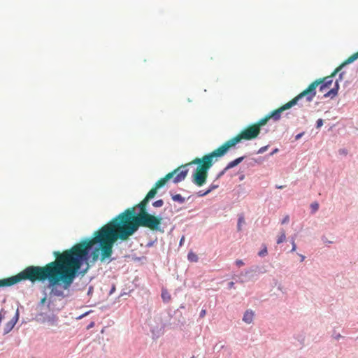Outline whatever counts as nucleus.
<instances>
[{
  "mask_svg": "<svg viewBox=\"0 0 358 358\" xmlns=\"http://www.w3.org/2000/svg\"><path fill=\"white\" fill-rule=\"evenodd\" d=\"M157 189L154 186L136 206L126 209L102 226L94 232L92 238L74 245L72 248L82 265L87 264L90 257L93 263L98 259L101 262L110 259L114 243L118 239L128 240L141 227L152 231L159 230L162 218L150 214L147 210L149 201L155 197Z\"/></svg>",
  "mask_w": 358,
  "mask_h": 358,
  "instance_id": "1",
  "label": "nucleus"
},
{
  "mask_svg": "<svg viewBox=\"0 0 358 358\" xmlns=\"http://www.w3.org/2000/svg\"><path fill=\"white\" fill-rule=\"evenodd\" d=\"M55 260L44 266H29L15 275L0 279V288L10 287L22 280L43 282L48 280L50 294L64 297V290L73 284L79 269L83 266L71 248L62 252H53Z\"/></svg>",
  "mask_w": 358,
  "mask_h": 358,
  "instance_id": "2",
  "label": "nucleus"
},
{
  "mask_svg": "<svg viewBox=\"0 0 358 358\" xmlns=\"http://www.w3.org/2000/svg\"><path fill=\"white\" fill-rule=\"evenodd\" d=\"M259 133L260 129L253 124L242 130L236 136L224 142L212 152L204 155L201 158H195L194 163H196L198 166L193 174L192 182L199 187L204 185L208 177V171L217 161L218 157L224 156L230 148L234 147L242 140L250 141L256 138Z\"/></svg>",
  "mask_w": 358,
  "mask_h": 358,
  "instance_id": "3",
  "label": "nucleus"
},
{
  "mask_svg": "<svg viewBox=\"0 0 358 358\" xmlns=\"http://www.w3.org/2000/svg\"><path fill=\"white\" fill-rule=\"evenodd\" d=\"M322 80H315L311 83L306 90L301 92L296 97L268 114L270 118H273L274 120H279L280 115L283 111L296 105L298 101L303 98H306V100L308 103L311 102L316 95V88L319 86V84L322 83Z\"/></svg>",
  "mask_w": 358,
  "mask_h": 358,
  "instance_id": "4",
  "label": "nucleus"
},
{
  "mask_svg": "<svg viewBox=\"0 0 358 358\" xmlns=\"http://www.w3.org/2000/svg\"><path fill=\"white\" fill-rule=\"evenodd\" d=\"M358 59V52L352 54L351 56H350L343 63H342L339 66H338L329 76H327L323 78L317 79V80L323 82L322 83L319 84L320 88L319 90L321 92H324V97H334L338 94V91L339 89V84L338 83V80L336 81L334 84V87L329 90V91L326 92L327 90L330 88V86L333 83V77L338 73L344 66L346 64H350Z\"/></svg>",
  "mask_w": 358,
  "mask_h": 358,
  "instance_id": "5",
  "label": "nucleus"
},
{
  "mask_svg": "<svg viewBox=\"0 0 358 358\" xmlns=\"http://www.w3.org/2000/svg\"><path fill=\"white\" fill-rule=\"evenodd\" d=\"M192 164H197L196 163H194V160L188 164H186L185 165L180 166V167L176 169L172 172L166 174L164 178H160L159 180L157 181L155 186L156 188H161L163 187L168 180L173 178V181L174 183H178L179 182L182 181L186 178L188 169L187 166H190Z\"/></svg>",
  "mask_w": 358,
  "mask_h": 358,
  "instance_id": "6",
  "label": "nucleus"
},
{
  "mask_svg": "<svg viewBox=\"0 0 358 358\" xmlns=\"http://www.w3.org/2000/svg\"><path fill=\"white\" fill-rule=\"evenodd\" d=\"M18 318H19V313H18V310H17L15 312V315H13V317L10 319V320L6 323V324L4 327V329H3L4 334L9 333L13 329L16 322L18 320Z\"/></svg>",
  "mask_w": 358,
  "mask_h": 358,
  "instance_id": "7",
  "label": "nucleus"
},
{
  "mask_svg": "<svg viewBox=\"0 0 358 358\" xmlns=\"http://www.w3.org/2000/svg\"><path fill=\"white\" fill-rule=\"evenodd\" d=\"M243 159H244V157H238V158L230 162L227 164V166L225 167V169L219 174V176H222L226 171L239 164L243 160Z\"/></svg>",
  "mask_w": 358,
  "mask_h": 358,
  "instance_id": "8",
  "label": "nucleus"
},
{
  "mask_svg": "<svg viewBox=\"0 0 358 358\" xmlns=\"http://www.w3.org/2000/svg\"><path fill=\"white\" fill-rule=\"evenodd\" d=\"M253 317L254 312L252 310H246L244 313L243 320L247 324H250L253 320Z\"/></svg>",
  "mask_w": 358,
  "mask_h": 358,
  "instance_id": "9",
  "label": "nucleus"
},
{
  "mask_svg": "<svg viewBox=\"0 0 358 358\" xmlns=\"http://www.w3.org/2000/svg\"><path fill=\"white\" fill-rule=\"evenodd\" d=\"M270 119L271 118H270L269 115H268L266 117L259 120L257 122L255 123V124L256 126H257L258 128L261 130V127L265 125Z\"/></svg>",
  "mask_w": 358,
  "mask_h": 358,
  "instance_id": "10",
  "label": "nucleus"
},
{
  "mask_svg": "<svg viewBox=\"0 0 358 358\" xmlns=\"http://www.w3.org/2000/svg\"><path fill=\"white\" fill-rule=\"evenodd\" d=\"M286 239V234L285 231L284 229H282L280 231V235L277 238V244H280L283 243Z\"/></svg>",
  "mask_w": 358,
  "mask_h": 358,
  "instance_id": "11",
  "label": "nucleus"
},
{
  "mask_svg": "<svg viewBox=\"0 0 358 358\" xmlns=\"http://www.w3.org/2000/svg\"><path fill=\"white\" fill-rule=\"evenodd\" d=\"M187 259L189 262H197L199 260L198 256L193 252H189L187 255Z\"/></svg>",
  "mask_w": 358,
  "mask_h": 358,
  "instance_id": "12",
  "label": "nucleus"
},
{
  "mask_svg": "<svg viewBox=\"0 0 358 358\" xmlns=\"http://www.w3.org/2000/svg\"><path fill=\"white\" fill-rule=\"evenodd\" d=\"M162 298L164 302H169L171 297L167 290H162Z\"/></svg>",
  "mask_w": 358,
  "mask_h": 358,
  "instance_id": "13",
  "label": "nucleus"
},
{
  "mask_svg": "<svg viewBox=\"0 0 358 358\" xmlns=\"http://www.w3.org/2000/svg\"><path fill=\"white\" fill-rule=\"evenodd\" d=\"M172 199L174 201H178L180 203H182L185 201V198H183L180 194H175L172 196Z\"/></svg>",
  "mask_w": 358,
  "mask_h": 358,
  "instance_id": "14",
  "label": "nucleus"
},
{
  "mask_svg": "<svg viewBox=\"0 0 358 358\" xmlns=\"http://www.w3.org/2000/svg\"><path fill=\"white\" fill-rule=\"evenodd\" d=\"M244 222H245V220H244L243 216H240L239 218H238V224H237L238 231H241V225Z\"/></svg>",
  "mask_w": 358,
  "mask_h": 358,
  "instance_id": "15",
  "label": "nucleus"
},
{
  "mask_svg": "<svg viewBox=\"0 0 358 358\" xmlns=\"http://www.w3.org/2000/svg\"><path fill=\"white\" fill-rule=\"evenodd\" d=\"M310 208L313 213H315L319 209V204L317 202H313L310 204Z\"/></svg>",
  "mask_w": 358,
  "mask_h": 358,
  "instance_id": "16",
  "label": "nucleus"
},
{
  "mask_svg": "<svg viewBox=\"0 0 358 358\" xmlns=\"http://www.w3.org/2000/svg\"><path fill=\"white\" fill-rule=\"evenodd\" d=\"M163 205L164 201L162 199H159L152 203V206L156 208L162 207Z\"/></svg>",
  "mask_w": 358,
  "mask_h": 358,
  "instance_id": "17",
  "label": "nucleus"
},
{
  "mask_svg": "<svg viewBox=\"0 0 358 358\" xmlns=\"http://www.w3.org/2000/svg\"><path fill=\"white\" fill-rule=\"evenodd\" d=\"M218 187V185H210V187H208V189H207L208 192L210 193L211 192L213 189H216Z\"/></svg>",
  "mask_w": 358,
  "mask_h": 358,
  "instance_id": "18",
  "label": "nucleus"
},
{
  "mask_svg": "<svg viewBox=\"0 0 358 358\" xmlns=\"http://www.w3.org/2000/svg\"><path fill=\"white\" fill-rule=\"evenodd\" d=\"M268 149V145H266V146H264V147H262L259 148V150H258V153L259 154H262V153H264L265 151H266Z\"/></svg>",
  "mask_w": 358,
  "mask_h": 358,
  "instance_id": "19",
  "label": "nucleus"
},
{
  "mask_svg": "<svg viewBox=\"0 0 358 358\" xmlns=\"http://www.w3.org/2000/svg\"><path fill=\"white\" fill-rule=\"evenodd\" d=\"M209 192H208V190L205 191V192H203V191H199L197 194L199 196H204L207 194H208Z\"/></svg>",
  "mask_w": 358,
  "mask_h": 358,
  "instance_id": "20",
  "label": "nucleus"
},
{
  "mask_svg": "<svg viewBox=\"0 0 358 358\" xmlns=\"http://www.w3.org/2000/svg\"><path fill=\"white\" fill-rule=\"evenodd\" d=\"M267 254V249L264 248L262 250L259 252V256H264Z\"/></svg>",
  "mask_w": 358,
  "mask_h": 358,
  "instance_id": "21",
  "label": "nucleus"
},
{
  "mask_svg": "<svg viewBox=\"0 0 358 358\" xmlns=\"http://www.w3.org/2000/svg\"><path fill=\"white\" fill-rule=\"evenodd\" d=\"M323 125V120L322 119H318L317 120V128H320Z\"/></svg>",
  "mask_w": 358,
  "mask_h": 358,
  "instance_id": "22",
  "label": "nucleus"
},
{
  "mask_svg": "<svg viewBox=\"0 0 358 358\" xmlns=\"http://www.w3.org/2000/svg\"><path fill=\"white\" fill-rule=\"evenodd\" d=\"M236 266H238V267H241V266H243V265H244V263H243V262L242 260H241V259H237V260L236 261Z\"/></svg>",
  "mask_w": 358,
  "mask_h": 358,
  "instance_id": "23",
  "label": "nucleus"
},
{
  "mask_svg": "<svg viewBox=\"0 0 358 358\" xmlns=\"http://www.w3.org/2000/svg\"><path fill=\"white\" fill-rule=\"evenodd\" d=\"M292 248L291 250V252H294L296 249V245L294 240L292 241Z\"/></svg>",
  "mask_w": 358,
  "mask_h": 358,
  "instance_id": "24",
  "label": "nucleus"
},
{
  "mask_svg": "<svg viewBox=\"0 0 358 358\" xmlns=\"http://www.w3.org/2000/svg\"><path fill=\"white\" fill-rule=\"evenodd\" d=\"M289 216H288V215H286V216L283 218V220H282V224H285V223H287V222H289Z\"/></svg>",
  "mask_w": 358,
  "mask_h": 358,
  "instance_id": "25",
  "label": "nucleus"
},
{
  "mask_svg": "<svg viewBox=\"0 0 358 358\" xmlns=\"http://www.w3.org/2000/svg\"><path fill=\"white\" fill-rule=\"evenodd\" d=\"M304 134L303 132L302 133H300V134H298L296 136H295V140H299V138H301L302 137V136Z\"/></svg>",
  "mask_w": 358,
  "mask_h": 358,
  "instance_id": "26",
  "label": "nucleus"
},
{
  "mask_svg": "<svg viewBox=\"0 0 358 358\" xmlns=\"http://www.w3.org/2000/svg\"><path fill=\"white\" fill-rule=\"evenodd\" d=\"M206 313V310H204V309L201 310V311L200 312V317H205Z\"/></svg>",
  "mask_w": 358,
  "mask_h": 358,
  "instance_id": "27",
  "label": "nucleus"
},
{
  "mask_svg": "<svg viewBox=\"0 0 358 358\" xmlns=\"http://www.w3.org/2000/svg\"><path fill=\"white\" fill-rule=\"evenodd\" d=\"M234 282H229V287L232 288L234 287Z\"/></svg>",
  "mask_w": 358,
  "mask_h": 358,
  "instance_id": "28",
  "label": "nucleus"
},
{
  "mask_svg": "<svg viewBox=\"0 0 358 358\" xmlns=\"http://www.w3.org/2000/svg\"><path fill=\"white\" fill-rule=\"evenodd\" d=\"M305 259V257L303 255H301V261H303Z\"/></svg>",
  "mask_w": 358,
  "mask_h": 358,
  "instance_id": "29",
  "label": "nucleus"
},
{
  "mask_svg": "<svg viewBox=\"0 0 358 358\" xmlns=\"http://www.w3.org/2000/svg\"><path fill=\"white\" fill-rule=\"evenodd\" d=\"M45 299H45V298H43V299L41 300V303H44V302H45Z\"/></svg>",
  "mask_w": 358,
  "mask_h": 358,
  "instance_id": "30",
  "label": "nucleus"
},
{
  "mask_svg": "<svg viewBox=\"0 0 358 358\" xmlns=\"http://www.w3.org/2000/svg\"><path fill=\"white\" fill-rule=\"evenodd\" d=\"M278 151V149H275L272 153L271 155H273V153L276 152Z\"/></svg>",
  "mask_w": 358,
  "mask_h": 358,
  "instance_id": "31",
  "label": "nucleus"
},
{
  "mask_svg": "<svg viewBox=\"0 0 358 358\" xmlns=\"http://www.w3.org/2000/svg\"><path fill=\"white\" fill-rule=\"evenodd\" d=\"M278 188L281 189V188H282V186H279V187H278Z\"/></svg>",
  "mask_w": 358,
  "mask_h": 358,
  "instance_id": "32",
  "label": "nucleus"
}]
</instances>
